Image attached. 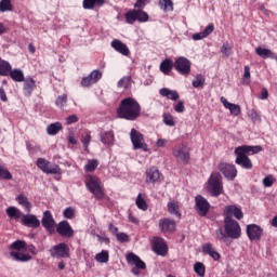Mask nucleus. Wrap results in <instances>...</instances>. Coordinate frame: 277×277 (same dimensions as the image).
<instances>
[{
    "label": "nucleus",
    "instance_id": "f257e3e1",
    "mask_svg": "<svg viewBox=\"0 0 277 277\" xmlns=\"http://www.w3.org/2000/svg\"><path fill=\"white\" fill-rule=\"evenodd\" d=\"M117 116L122 120H130L131 122L137 120L142 116V106L133 97L123 98L117 108Z\"/></svg>",
    "mask_w": 277,
    "mask_h": 277
},
{
    "label": "nucleus",
    "instance_id": "f03ea898",
    "mask_svg": "<svg viewBox=\"0 0 277 277\" xmlns=\"http://www.w3.org/2000/svg\"><path fill=\"white\" fill-rule=\"evenodd\" d=\"M263 150V147L260 145H241L235 148V163L237 166H240V168H243V170H252L254 168V164L252 163V160L250 159V155H259Z\"/></svg>",
    "mask_w": 277,
    "mask_h": 277
},
{
    "label": "nucleus",
    "instance_id": "7ed1b4c3",
    "mask_svg": "<svg viewBox=\"0 0 277 277\" xmlns=\"http://www.w3.org/2000/svg\"><path fill=\"white\" fill-rule=\"evenodd\" d=\"M224 229L222 227L215 230L216 239L226 241L229 239H239L241 237V225L235 219L224 217Z\"/></svg>",
    "mask_w": 277,
    "mask_h": 277
},
{
    "label": "nucleus",
    "instance_id": "20e7f679",
    "mask_svg": "<svg viewBox=\"0 0 277 277\" xmlns=\"http://www.w3.org/2000/svg\"><path fill=\"white\" fill-rule=\"evenodd\" d=\"M84 185L91 194H93L95 200H103L105 198V188L101 179L96 175H87L84 179Z\"/></svg>",
    "mask_w": 277,
    "mask_h": 277
},
{
    "label": "nucleus",
    "instance_id": "39448f33",
    "mask_svg": "<svg viewBox=\"0 0 277 277\" xmlns=\"http://www.w3.org/2000/svg\"><path fill=\"white\" fill-rule=\"evenodd\" d=\"M208 190L214 198L224 194V183L222 182V174L213 172L208 180Z\"/></svg>",
    "mask_w": 277,
    "mask_h": 277
},
{
    "label": "nucleus",
    "instance_id": "423d86ee",
    "mask_svg": "<svg viewBox=\"0 0 277 277\" xmlns=\"http://www.w3.org/2000/svg\"><path fill=\"white\" fill-rule=\"evenodd\" d=\"M126 23L133 25L134 23H148L150 16L142 9H132L124 14Z\"/></svg>",
    "mask_w": 277,
    "mask_h": 277
},
{
    "label": "nucleus",
    "instance_id": "0eeeda50",
    "mask_svg": "<svg viewBox=\"0 0 277 277\" xmlns=\"http://www.w3.org/2000/svg\"><path fill=\"white\" fill-rule=\"evenodd\" d=\"M126 261L130 267H133L131 269V274L134 276H140V274H142V269H146V262L142 261V258L133 252L126 255Z\"/></svg>",
    "mask_w": 277,
    "mask_h": 277
},
{
    "label": "nucleus",
    "instance_id": "6e6552de",
    "mask_svg": "<svg viewBox=\"0 0 277 277\" xmlns=\"http://www.w3.org/2000/svg\"><path fill=\"white\" fill-rule=\"evenodd\" d=\"M173 68L179 75H182V77H188L192 72V61L185 56H180L173 63Z\"/></svg>",
    "mask_w": 277,
    "mask_h": 277
},
{
    "label": "nucleus",
    "instance_id": "1a4fd4ad",
    "mask_svg": "<svg viewBox=\"0 0 277 277\" xmlns=\"http://www.w3.org/2000/svg\"><path fill=\"white\" fill-rule=\"evenodd\" d=\"M130 138L134 150H144V153H148V145L144 142V134H141L135 128L131 129Z\"/></svg>",
    "mask_w": 277,
    "mask_h": 277
},
{
    "label": "nucleus",
    "instance_id": "9d476101",
    "mask_svg": "<svg viewBox=\"0 0 277 277\" xmlns=\"http://www.w3.org/2000/svg\"><path fill=\"white\" fill-rule=\"evenodd\" d=\"M211 210V203L202 195H197L195 197V211H197L200 217H207L209 211Z\"/></svg>",
    "mask_w": 277,
    "mask_h": 277
},
{
    "label": "nucleus",
    "instance_id": "9b49d317",
    "mask_svg": "<svg viewBox=\"0 0 277 277\" xmlns=\"http://www.w3.org/2000/svg\"><path fill=\"white\" fill-rule=\"evenodd\" d=\"M53 259H70V248L66 242H61L50 249Z\"/></svg>",
    "mask_w": 277,
    "mask_h": 277
},
{
    "label": "nucleus",
    "instance_id": "f8f14e48",
    "mask_svg": "<svg viewBox=\"0 0 277 277\" xmlns=\"http://www.w3.org/2000/svg\"><path fill=\"white\" fill-rule=\"evenodd\" d=\"M172 153L173 157H175L177 161H183L185 164L189 163L190 154L189 149L187 148V146H185V144H180L175 146L172 149Z\"/></svg>",
    "mask_w": 277,
    "mask_h": 277
},
{
    "label": "nucleus",
    "instance_id": "ddd939ff",
    "mask_svg": "<svg viewBox=\"0 0 277 277\" xmlns=\"http://www.w3.org/2000/svg\"><path fill=\"white\" fill-rule=\"evenodd\" d=\"M37 167L44 172V174H60L62 169L57 164L51 166V162L44 158H38Z\"/></svg>",
    "mask_w": 277,
    "mask_h": 277
},
{
    "label": "nucleus",
    "instance_id": "4468645a",
    "mask_svg": "<svg viewBox=\"0 0 277 277\" xmlns=\"http://www.w3.org/2000/svg\"><path fill=\"white\" fill-rule=\"evenodd\" d=\"M219 170L227 179V181H235L237 177V167L235 164H229L226 162H221L219 164Z\"/></svg>",
    "mask_w": 277,
    "mask_h": 277
},
{
    "label": "nucleus",
    "instance_id": "2eb2a0df",
    "mask_svg": "<svg viewBox=\"0 0 277 277\" xmlns=\"http://www.w3.org/2000/svg\"><path fill=\"white\" fill-rule=\"evenodd\" d=\"M41 224L43 228H45V230L50 233V235H53V233H55V219H53V214L51 213V211L47 210L45 212H43Z\"/></svg>",
    "mask_w": 277,
    "mask_h": 277
},
{
    "label": "nucleus",
    "instance_id": "dca6fc26",
    "mask_svg": "<svg viewBox=\"0 0 277 277\" xmlns=\"http://www.w3.org/2000/svg\"><path fill=\"white\" fill-rule=\"evenodd\" d=\"M56 233H58L61 237H66L67 239L75 236V230L68 221H61L56 226Z\"/></svg>",
    "mask_w": 277,
    "mask_h": 277
},
{
    "label": "nucleus",
    "instance_id": "f3484780",
    "mask_svg": "<svg viewBox=\"0 0 277 277\" xmlns=\"http://www.w3.org/2000/svg\"><path fill=\"white\" fill-rule=\"evenodd\" d=\"M153 250L159 256H166V254H168V245L166 243V240L160 237H155L153 239Z\"/></svg>",
    "mask_w": 277,
    "mask_h": 277
},
{
    "label": "nucleus",
    "instance_id": "a211bd4d",
    "mask_svg": "<svg viewBox=\"0 0 277 277\" xmlns=\"http://www.w3.org/2000/svg\"><path fill=\"white\" fill-rule=\"evenodd\" d=\"M247 236L250 241H260L261 237H263V229L256 224H249L247 225Z\"/></svg>",
    "mask_w": 277,
    "mask_h": 277
},
{
    "label": "nucleus",
    "instance_id": "6ab92c4d",
    "mask_svg": "<svg viewBox=\"0 0 277 277\" xmlns=\"http://www.w3.org/2000/svg\"><path fill=\"white\" fill-rule=\"evenodd\" d=\"M159 228L161 233H174L176 230V222L172 219H161L159 221Z\"/></svg>",
    "mask_w": 277,
    "mask_h": 277
},
{
    "label": "nucleus",
    "instance_id": "aec40b11",
    "mask_svg": "<svg viewBox=\"0 0 277 277\" xmlns=\"http://www.w3.org/2000/svg\"><path fill=\"white\" fill-rule=\"evenodd\" d=\"M224 215L225 217H229V220H233V216H235L236 220H242L243 211L237 206H227L225 207Z\"/></svg>",
    "mask_w": 277,
    "mask_h": 277
},
{
    "label": "nucleus",
    "instance_id": "412c9836",
    "mask_svg": "<svg viewBox=\"0 0 277 277\" xmlns=\"http://www.w3.org/2000/svg\"><path fill=\"white\" fill-rule=\"evenodd\" d=\"M22 224L28 228H40V220L34 214H24L22 216Z\"/></svg>",
    "mask_w": 277,
    "mask_h": 277
},
{
    "label": "nucleus",
    "instance_id": "4be33fe9",
    "mask_svg": "<svg viewBox=\"0 0 277 277\" xmlns=\"http://www.w3.org/2000/svg\"><path fill=\"white\" fill-rule=\"evenodd\" d=\"M110 47L117 51V53H120L121 55H124L126 57H129L131 55V50H129V47L124 44L119 39H115L111 41Z\"/></svg>",
    "mask_w": 277,
    "mask_h": 277
},
{
    "label": "nucleus",
    "instance_id": "5701e85b",
    "mask_svg": "<svg viewBox=\"0 0 277 277\" xmlns=\"http://www.w3.org/2000/svg\"><path fill=\"white\" fill-rule=\"evenodd\" d=\"M146 183H159L161 179V172H159V169L156 167H150L149 169L146 170Z\"/></svg>",
    "mask_w": 277,
    "mask_h": 277
},
{
    "label": "nucleus",
    "instance_id": "b1692460",
    "mask_svg": "<svg viewBox=\"0 0 277 277\" xmlns=\"http://www.w3.org/2000/svg\"><path fill=\"white\" fill-rule=\"evenodd\" d=\"M202 252L203 254H208V256H211L213 261H220L222 259V255L217 250H215V247L211 242H207L202 246Z\"/></svg>",
    "mask_w": 277,
    "mask_h": 277
},
{
    "label": "nucleus",
    "instance_id": "393cba45",
    "mask_svg": "<svg viewBox=\"0 0 277 277\" xmlns=\"http://www.w3.org/2000/svg\"><path fill=\"white\" fill-rule=\"evenodd\" d=\"M36 88H37L36 80H34V78L31 77H28L26 79L24 78L23 91L25 96H28V97L31 96Z\"/></svg>",
    "mask_w": 277,
    "mask_h": 277
},
{
    "label": "nucleus",
    "instance_id": "a878e982",
    "mask_svg": "<svg viewBox=\"0 0 277 277\" xmlns=\"http://www.w3.org/2000/svg\"><path fill=\"white\" fill-rule=\"evenodd\" d=\"M255 53H256V55L262 57V60H275V62H277L276 52H272V50H269V49L259 47L255 49Z\"/></svg>",
    "mask_w": 277,
    "mask_h": 277
},
{
    "label": "nucleus",
    "instance_id": "bb28decb",
    "mask_svg": "<svg viewBox=\"0 0 277 277\" xmlns=\"http://www.w3.org/2000/svg\"><path fill=\"white\" fill-rule=\"evenodd\" d=\"M221 103H223V106L225 107V109H229L232 116H239V114H241V106L228 102L226 97L222 96Z\"/></svg>",
    "mask_w": 277,
    "mask_h": 277
},
{
    "label": "nucleus",
    "instance_id": "cd10ccee",
    "mask_svg": "<svg viewBox=\"0 0 277 277\" xmlns=\"http://www.w3.org/2000/svg\"><path fill=\"white\" fill-rule=\"evenodd\" d=\"M9 77H11V79L17 83H23V81H25V74L23 72V69L19 68H15L9 71Z\"/></svg>",
    "mask_w": 277,
    "mask_h": 277
},
{
    "label": "nucleus",
    "instance_id": "c85d7f7f",
    "mask_svg": "<svg viewBox=\"0 0 277 277\" xmlns=\"http://www.w3.org/2000/svg\"><path fill=\"white\" fill-rule=\"evenodd\" d=\"M100 137L102 144H106L107 146H113L115 142L114 131L101 132Z\"/></svg>",
    "mask_w": 277,
    "mask_h": 277
},
{
    "label": "nucleus",
    "instance_id": "c756f323",
    "mask_svg": "<svg viewBox=\"0 0 277 277\" xmlns=\"http://www.w3.org/2000/svg\"><path fill=\"white\" fill-rule=\"evenodd\" d=\"M168 211L171 215H175L179 220H181V206H179L177 201H169L168 202Z\"/></svg>",
    "mask_w": 277,
    "mask_h": 277
},
{
    "label": "nucleus",
    "instance_id": "7c9ffc66",
    "mask_svg": "<svg viewBox=\"0 0 277 277\" xmlns=\"http://www.w3.org/2000/svg\"><path fill=\"white\" fill-rule=\"evenodd\" d=\"M173 68L174 62H172V58H166L160 63V70L163 72V75H170Z\"/></svg>",
    "mask_w": 277,
    "mask_h": 277
},
{
    "label": "nucleus",
    "instance_id": "2f4dec72",
    "mask_svg": "<svg viewBox=\"0 0 277 277\" xmlns=\"http://www.w3.org/2000/svg\"><path fill=\"white\" fill-rule=\"evenodd\" d=\"M160 96H164L166 98H169L170 101H179V92L170 90L168 88H162L159 91Z\"/></svg>",
    "mask_w": 277,
    "mask_h": 277
},
{
    "label": "nucleus",
    "instance_id": "473e14b6",
    "mask_svg": "<svg viewBox=\"0 0 277 277\" xmlns=\"http://www.w3.org/2000/svg\"><path fill=\"white\" fill-rule=\"evenodd\" d=\"M5 213L11 220H21L24 215L23 212L14 206L9 207L5 210Z\"/></svg>",
    "mask_w": 277,
    "mask_h": 277
},
{
    "label": "nucleus",
    "instance_id": "72a5a7b5",
    "mask_svg": "<svg viewBox=\"0 0 277 277\" xmlns=\"http://www.w3.org/2000/svg\"><path fill=\"white\" fill-rule=\"evenodd\" d=\"M11 256L14 259V261H17L19 263H27L28 261H31V255L25 254L18 251H11Z\"/></svg>",
    "mask_w": 277,
    "mask_h": 277
},
{
    "label": "nucleus",
    "instance_id": "f704fd0d",
    "mask_svg": "<svg viewBox=\"0 0 277 277\" xmlns=\"http://www.w3.org/2000/svg\"><path fill=\"white\" fill-rule=\"evenodd\" d=\"M12 64L0 57V77H9Z\"/></svg>",
    "mask_w": 277,
    "mask_h": 277
},
{
    "label": "nucleus",
    "instance_id": "c9c22d12",
    "mask_svg": "<svg viewBox=\"0 0 277 277\" xmlns=\"http://www.w3.org/2000/svg\"><path fill=\"white\" fill-rule=\"evenodd\" d=\"M62 129H64V127L62 126V122L56 121L54 123H50L47 127V133H48V135H57V133H60V131H62Z\"/></svg>",
    "mask_w": 277,
    "mask_h": 277
},
{
    "label": "nucleus",
    "instance_id": "e433bc0d",
    "mask_svg": "<svg viewBox=\"0 0 277 277\" xmlns=\"http://www.w3.org/2000/svg\"><path fill=\"white\" fill-rule=\"evenodd\" d=\"M16 201L18 205H21V207H24L28 213L31 211V202H29V199L24 194H19L16 197Z\"/></svg>",
    "mask_w": 277,
    "mask_h": 277
},
{
    "label": "nucleus",
    "instance_id": "4c0bfd02",
    "mask_svg": "<svg viewBox=\"0 0 277 277\" xmlns=\"http://www.w3.org/2000/svg\"><path fill=\"white\" fill-rule=\"evenodd\" d=\"M135 205L141 211H148V203L144 199V195L142 193L137 195Z\"/></svg>",
    "mask_w": 277,
    "mask_h": 277
},
{
    "label": "nucleus",
    "instance_id": "58836bf2",
    "mask_svg": "<svg viewBox=\"0 0 277 277\" xmlns=\"http://www.w3.org/2000/svg\"><path fill=\"white\" fill-rule=\"evenodd\" d=\"M10 250H17V252H21V250H27V242L25 240H15L10 246Z\"/></svg>",
    "mask_w": 277,
    "mask_h": 277
},
{
    "label": "nucleus",
    "instance_id": "ea45409f",
    "mask_svg": "<svg viewBox=\"0 0 277 277\" xmlns=\"http://www.w3.org/2000/svg\"><path fill=\"white\" fill-rule=\"evenodd\" d=\"M95 261H97V263H108L109 262V251L102 250V252H100L95 255Z\"/></svg>",
    "mask_w": 277,
    "mask_h": 277
},
{
    "label": "nucleus",
    "instance_id": "a19ab883",
    "mask_svg": "<svg viewBox=\"0 0 277 277\" xmlns=\"http://www.w3.org/2000/svg\"><path fill=\"white\" fill-rule=\"evenodd\" d=\"M159 5L163 10V12H172L174 10V4L172 3V0H160Z\"/></svg>",
    "mask_w": 277,
    "mask_h": 277
},
{
    "label": "nucleus",
    "instance_id": "79ce46f5",
    "mask_svg": "<svg viewBox=\"0 0 277 277\" xmlns=\"http://www.w3.org/2000/svg\"><path fill=\"white\" fill-rule=\"evenodd\" d=\"M221 53L223 57H230V55H233V45L228 42L223 43L221 47Z\"/></svg>",
    "mask_w": 277,
    "mask_h": 277
},
{
    "label": "nucleus",
    "instance_id": "37998d69",
    "mask_svg": "<svg viewBox=\"0 0 277 277\" xmlns=\"http://www.w3.org/2000/svg\"><path fill=\"white\" fill-rule=\"evenodd\" d=\"M194 272L197 276L205 277L207 268L205 267V264H202L201 262H197L194 265Z\"/></svg>",
    "mask_w": 277,
    "mask_h": 277
},
{
    "label": "nucleus",
    "instance_id": "c03bdc74",
    "mask_svg": "<svg viewBox=\"0 0 277 277\" xmlns=\"http://www.w3.org/2000/svg\"><path fill=\"white\" fill-rule=\"evenodd\" d=\"M98 168V160L92 159L88 160V163L84 166V172H94Z\"/></svg>",
    "mask_w": 277,
    "mask_h": 277
},
{
    "label": "nucleus",
    "instance_id": "a18cd8bd",
    "mask_svg": "<svg viewBox=\"0 0 277 277\" xmlns=\"http://www.w3.org/2000/svg\"><path fill=\"white\" fill-rule=\"evenodd\" d=\"M12 0H1L0 1V12H12Z\"/></svg>",
    "mask_w": 277,
    "mask_h": 277
},
{
    "label": "nucleus",
    "instance_id": "49530a36",
    "mask_svg": "<svg viewBox=\"0 0 277 277\" xmlns=\"http://www.w3.org/2000/svg\"><path fill=\"white\" fill-rule=\"evenodd\" d=\"M0 179L3 181H12V173L3 166H0Z\"/></svg>",
    "mask_w": 277,
    "mask_h": 277
},
{
    "label": "nucleus",
    "instance_id": "de8ad7c7",
    "mask_svg": "<svg viewBox=\"0 0 277 277\" xmlns=\"http://www.w3.org/2000/svg\"><path fill=\"white\" fill-rule=\"evenodd\" d=\"M130 85H131V76L122 77L117 83V88H123L124 90H127V88H129Z\"/></svg>",
    "mask_w": 277,
    "mask_h": 277
},
{
    "label": "nucleus",
    "instance_id": "09e8293b",
    "mask_svg": "<svg viewBox=\"0 0 277 277\" xmlns=\"http://www.w3.org/2000/svg\"><path fill=\"white\" fill-rule=\"evenodd\" d=\"M89 77L91 78V81H93V83H98V81H101V79H103V72H101V70H98V69H95V70L91 71Z\"/></svg>",
    "mask_w": 277,
    "mask_h": 277
},
{
    "label": "nucleus",
    "instance_id": "8fccbe9b",
    "mask_svg": "<svg viewBox=\"0 0 277 277\" xmlns=\"http://www.w3.org/2000/svg\"><path fill=\"white\" fill-rule=\"evenodd\" d=\"M163 122L167 127H174V124H176L174 117L169 113L163 114Z\"/></svg>",
    "mask_w": 277,
    "mask_h": 277
},
{
    "label": "nucleus",
    "instance_id": "3c124183",
    "mask_svg": "<svg viewBox=\"0 0 277 277\" xmlns=\"http://www.w3.org/2000/svg\"><path fill=\"white\" fill-rule=\"evenodd\" d=\"M63 215L66 220H72L75 217V208L68 207L63 211Z\"/></svg>",
    "mask_w": 277,
    "mask_h": 277
},
{
    "label": "nucleus",
    "instance_id": "603ef678",
    "mask_svg": "<svg viewBox=\"0 0 277 277\" xmlns=\"http://www.w3.org/2000/svg\"><path fill=\"white\" fill-rule=\"evenodd\" d=\"M66 103H68V96L66 94H63L56 98L55 105L57 107H64V105H66Z\"/></svg>",
    "mask_w": 277,
    "mask_h": 277
},
{
    "label": "nucleus",
    "instance_id": "864d4df0",
    "mask_svg": "<svg viewBox=\"0 0 277 277\" xmlns=\"http://www.w3.org/2000/svg\"><path fill=\"white\" fill-rule=\"evenodd\" d=\"M202 85H205V78L202 75H199L193 81V88H202Z\"/></svg>",
    "mask_w": 277,
    "mask_h": 277
},
{
    "label": "nucleus",
    "instance_id": "5fc2aeb1",
    "mask_svg": "<svg viewBox=\"0 0 277 277\" xmlns=\"http://www.w3.org/2000/svg\"><path fill=\"white\" fill-rule=\"evenodd\" d=\"M274 183H276V179H274V175H267L263 179L264 187H272Z\"/></svg>",
    "mask_w": 277,
    "mask_h": 277
},
{
    "label": "nucleus",
    "instance_id": "6e6d98bb",
    "mask_svg": "<svg viewBox=\"0 0 277 277\" xmlns=\"http://www.w3.org/2000/svg\"><path fill=\"white\" fill-rule=\"evenodd\" d=\"M96 2L94 0H83L82 8L84 10H94Z\"/></svg>",
    "mask_w": 277,
    "mask_h": 277
},
{
    "label": "nucleus",
    "instance_id": "4d7b16f0",
    "mask_svg": "<svg viewBox=\"0 0 277 277\" xmlns=\"http://www.w3.org/2000/svg\"><path fill=\"white\" fill-rule=\"evenodd\" d=\"M80 85L82 88H90V85H94V83L92 81V78H90V76H87L82 78Z\"/></svg>",
    "mask_w": 277,
    "mask_h": 277
},
{
    "label": "nucleus",
    "instance_id": "13d9d810",
    "mask_svg": "<svg viewBox=\"0 0 277 277\" xmlns=\"http://www.w3.org/2000/svg\"><path fill=\"white\" fill-rule=\"evenodd\" d=\"M213 31H215V25L213 24H209L205 30L202 31L203 36H206V38H208V36H211V34H213Z\"/></svg>",
    "mask_w": 277,
    "mask_h": 277
},
{
    "label": "nucleus",
    "instance_id": "bf43d9fd",
    "mask_svg": "<svg viewBox=\"0 0 277 277\" xmlns=\"http://www.w3.org/2000/svg\"><path fill=\"white\" fill-rule=\"evenodd\" d=\"M249 117L251 118L252 122H258V120H261V115L255 109H251L249 111Z\"/></svg>",
    "mask_w": 277,
    "mask_h": 277
},
{
    "label": "nucleus",
    "instance_id": "052dcab7",
    "mask_svg": "<svg viewBox=\"0 0 277 277\" xmlns=\"http://www.w3.org/2000/svg\"><path fill=\"white\" fill-rule=\"evenodd\" d=\"M174 110L176 114H183V111H185V103L183 101H179L174 106Z\"/></svg>",
    "mask_w": 277,
    "mask_h": 277
},
{
    "label": "nucleus",
    "instance_id": "680f3d73",
    "mask_svg": "<svg viewBox=\"0 0 277 277\" xmlns=\"http://www.w3.org/2000/svg\"><path fill=\"white\" fill-rule=\"evenodd\" d=\"M116 237L118 241H121V243H126V241H129V235H127L126 233H118Z\"/></svg>",
    "mask_w": 277,
    "mask_h": 277
},
{
    "label": "nucleus",
    "instance_id": "e2e57ef3",
    "mask_svg": "<svg viewBox=\"0 0 277 277\" xmlns=\"http://www.w3.org/2000/svg\"><path fill=\"white\" fill-rule=\"evenodd\" d=\"M90 142H92V136L90 134H87L83 138H82V144L85 148V150H88V147L90 146Z\"/></svg>",
    "mask_w": 277,
    "mask_h": 277
},
{
    "label": "nucleus",
    "instance_id": "0e129e2a",
    "mask_svg": "<svg viewBox=\"0 0 277 277\" xmlns=\"http://www.w3.org/2000/svg\"><path fill=\"white\" fill-rule=\"evenodd\" d=\"M75 122H79V117H77V115H71L66 118L67 124H75Z\"/></svg>",
    "mask_w": 277,
    "mask_h": 277
},
{
    "label": "nucleus",
    "instance_id": "69168bd1",
    "mask_svg": "<svg viewBox=\"0 0 277 277\" xmlns=\"http://www.w3.org/2000/svg\"><path fill=\"white\" fill-rule=\"evenodd\" d=\"M134 8L136 10H142L146 8V0H136V2L134 3Z\"/></svg>",
    "mask_w": 277,
    "mask_h": 277
},
{
    "label": "nucleus",
    "instance_id": "338daca9",
    "mask_svg": "<svg viewBox=\"0 0 277 277\" xmlns=\"http://www.w3.org/2000/svg\"><path fill=\"white\" fill-rule=\"evenodd\" d=\"M192 38L193 40L198 41V40H203V38H207V37L201 31V32L194 34Z\"/></svg>",
    "mask_w": 277,
    "mask_h": 277
},
{
    "label": "nucleus",
    "instance_id": "774afa93",
    "mask_svg": "<svg viewBox=\"0 0 277 277\" xmlns=\"http://www.w3.org/2000/svg\"><path fill=\"white\" fill-rule=\"evenodd\" d=\"M242 79H250V66H245V72Z\"/></svg>",
    "mask_w": 277,
    "mask_h": 277
}]
</instances>
